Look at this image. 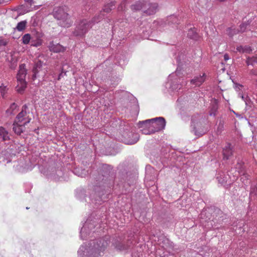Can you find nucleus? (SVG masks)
Here are the masks:
<instances>
[{"instance_id": "18", "label": "nucleus", "mask_w": 257, "mask_h": 257, "mask_svg": "<svg viewBox=\"0 0 257 257\" xmlns=\"http://www.w3.org/2000/svg\"><path fill=\"white\" fill-rule=\"evenodd\" d=\"M147 6V3L144 1H139L135 5L131 6V9L133 11L142 10L143 12L144 10L145 7Z\"/></svg>"}, {"instance_id": "19", "label": "nucleus", "mask_w": 257, "mask_h": 257, "mask_svg": "<svg viewBox=\"0 0 257 257\" xmlns=\"http://www.w3.org/2000/svg\"><path fill=\"white\" fill-rule=\"evenodd\" d=\"M223 158L227 160L232 155V150L230 144H227L223 150Z\"/></svg>"}, {"instance_id": "8", "label": "nucleus", "mask_w": 257, "mask_h": 257, "mask_svg": "<svg viewBox=\"0 0 257 257\" xmlns=\"http://www.w3.org/2000/svg\"><path fill=\"white\" fill-rule=\"evenodd\" d=\"M27 74V70L26 68V65L22 64L20 65L19 71L17 75L18 84L16 86L17 91L19 93H22L27 87L26 76Z\"/></svg>"}, {"instance_id": "22", "label": "nucleus", "mask_w": 257, "mask_h": 257, "mask_svg": "<svg viewBox=\"0 0 257 257\" xmlns=\"http://www.w3.org/2000/svg\"><path fill=\"white\" fill-rule=\"evenodd\" d=\"M73 173L80 177H84L88 174V171L85 169H82L80 168H75L73 171Z\"/></svg>"}, {"instance_id": "21", "label": "nucleus", "mask_w": 257, "mask_h": 257, "mask_svg": "<svg viewBox=\"0 0 257 257\" xmlns=\"http://www.w3.org/2000/svg\"><path fill=\"white\" fill-rule=\"evenodd\" d=\"M205 74H203V76H199L195 77L194 79L191 80V83L194 84L195 86H200L205 81Z\"/></svg>"}, {"instance_id": "39", "label": "nucleus", "mask_w": 257, "mask_h": 257, "mask_svg": "<svg viewBox=\"0 0 257 257\" xmlns=\"http://www.w3.org/2000/svg\"><path fill=\"white\" fill-rule=\"evenodd\" d=\"M236 49H237V51H238L239 52L244 53V47L243 46H240L239 47H237Z\"/></svg>"}, {"instance_id": "40", "label": "nucleus", "mask_w": 257, "mask_h": 257, "mask_svg": "<svg viewBox=\"0 0 257 257\" xmlns=\"http://www.w3.org/2000/svg\"><path fill=\"white\" fill-rule=\"evenodd\" d=\"M26 4L30 5L31 6L33 4H34V0H24Z\"/></svg>"}, {"instance_id": "6", "label": "nucleus", "mask_w": 257, "mask_h": 257, "mask_svg": "<svg viewBox=\"0 0 257 257\" xmlns=\"http://www.w3.org/2000/svg\"><path fill=\"white\" fill-rule=\"evenodd\" d=\"M96 17H94L91 21L86 20H82L76 27L74 32V35L76 36H83L93 24L100 21V19L98 18L96 20Z\"/></svg>"}, {"instance_id": "1", "label": "nucleus", "mask_w": 257, "mask_h": 257, "mask_svg": "<svg viewBox=\"0 0 257 257\" xmlns=\"http://www.w3.org/2000/svg\"><path fill=\"white\" fill-rule=\"evenodd\" d=\"M94 179L93 184L89 185L87 189H77L75 196L81 201L87 202L95 208L108 198L110 187L113 183L112 167L103 165L98 174L94 175Z\"/></svg>"}, {"instance_id": "24", "label": "nucleus", "mask_w": 257, "mask_h": 257, "mask_svg": "<svg viewBox=\"0 0 257 257\" xmlns=\"http://www.w3.org/2000/svg\"><path fill=\"white\" fill-rule=\"evenodd\" d=\"M27 23L26 21H21L18 23L15 29L20 32L23 31L25 29Z\"/></svg>"}, {"instance_id": "26", "label": "nucleus", "mask_w": 257, "mask_h": 257, "mask_svg": "<svg viewBox=\"0 0 257 257\" xmlns=\"http://www.w3.org/2000/svg\"><path fill=\"white\" fill-rule=\"evenodd\" d=\"M17 107L18 106L15 103H13L10 105V108L7 110V113L11 115L14 114V111L17 109Z\"/></svg>"}, {"instance_id": "32", "label": "nucleus", "mask_w": 257, "mask_h": 257, "mask_svg": "<svg viewBox=\"0 0 257 257\" xmlns=\"http://www.w3.org/2000/svg\"><path fill=\"white\" fill-rule=\"evenodd\" d=\"M133 136L134 137V139L133 140L131 143H130V145L135 144L139 140V135L138 134H134Z\"/></svg>"}, {"instance_id": "4", "label": "nucleus", "mask_w": 257, "mask_h": 257, "mask_svg": "<svg viewBox=\"0 0 257 257\" xmlns=\"http://www.w3.org/2000/svg\"><path fill=\"white\" fill-rule=\"evenodd\" d=\"M98 222L95 218L89 216L83 223L82 227L80 231V237L81 239L85 240L92 237L93 234H95Z\"/></svg>"}, {"instance_id": "20", "label": "nucleus", "mask_w": 257, "mask_h": 257, "mask_svg": "<svg viewBox=\"0 0 257 257\" xmlns=\"http://www.w3.org/2000/svg\"><path fill=\"white\" fill-rule=\"evenodd\" d=\"M0 139L3 141H8L10 139L8 131L2 126H0Z\"/></svg>"}, {"instance_id": "9", "label": "nucleus", "mask_w": 257, "mask_h": 257, "mask_svg": "<svg viewBox=\"0 0 257 257\" xmlns=\"http://www.w3.org/2000/svg\"><path fill=\"white\" fill-rule=\"evenodd\" d=\"M44 174L49 179L56 181L66 180L62 168H49L44 172Z\"/></svg>"}, {"instance_id": "30", "label": "nucleus", "mask_w": 257, "mask_h": 257, "mask_svg": "<svg viewBox=\"0 0 257 257\" xmlns=\"http://www.w3.org/2000/svg\"><path fill=\"white\" fill-rule=\"evenodd\" d=\"M50 75L52 76L53 79H48L49 81L53 82V83H56L57 81L56 77V74L54 71H51L50 73Z\"/></svg>"}, {"instance_id": "36", "label": "nucleus", "mask_w": 257, "mask_h": 257, "mask_svg": "<svg viewBox=\"0 0 257 257\" xmlns=\"http://www.w3.org/2000/svg\"><path fill=\"white\" fill-rule=\"evenodd\" d=\"M66 72H64L63 69H62L61 72L59 74V75L57 78V81L60 80L62 77H64V75H66Z\"/></svg>"}, {"instance_id": "23", "label": "nucleus", "mask_w": 257, "mask_h": 257, "mask_svg": "<svg viewBox=\"0 0 257 257\" xmlns=\"http://www.w3.org/2000/svg\"><path fill=\"white\" fill-rule=\"evenodd\" d=\"M9 156L10 155H8L7 154V152L6 151H2L0 153V163L2 162H6L7 163L10 162L11 161V159Z\"/></svg>"}, {"instance_id": "14", "label": "nucleus", "mask_w": 257, "mask_h": 257, "mask_svg": "<svg viewBox=\"0 0 257 257\" xmlns=\"http://www.w3.org/2000/svg\"><path fill=\"white\" fill-rule=\"evenodd\" d=\"M49 49L50 51L54 53H59L65 51V48L59 43H55L53 41L50 43Z\"/></svg>"}, {"instance_id": "33", "label": "nucleus", "mask_w": 257, "mask_h": 257, "mask_svg": "<svg viewBox=\"0 0 257 257\" xmlns=\"http://www.w3.org/2000/svg\"><path fill=\"white\" fill-rule=\"evenodd\" d=\"M17 66V61H12L11 62L10 65V68L14 70L16 68Z\"/></svg>"}, {"instance_id": "10", "label": "nucleus", "mask_w": 257, "mask_h": 257, "mask_svg": "<svg viewBox=\"0 0 257 257\" xmlns=\"http://www.w3.org/2000/svg\"><path fill=\"white\" fill-rule=\"evenodd\" d=\"M193 126L194 133L197 136H201L207 131L205 123L200 121L193 122Z\"/></svg>"}, {"instance_id": "29", "label": "nucleus", "mask_w": 257, "mask_h": 257, "mask_svg": "<svg viewBox=\"0 0 257 257\" xmlns=\"http://www.w3.org/2000/svg\"><path fill=\"white\" fill-rule=\"evenodd\" d=\"M227 34L230 37H232L234 35L237 34L238 32V31L235 30V29H232L231 28H228L226 30Z\"/></svg>"}, {"instance_id": "15", "label": "nucleus", "mask_w": 257, "mask_h": 257, "mask_svg": "<svg viewBox=\"0 0 257 257\" xmlns=\"http://www.w3.org/2000/svg\"><path fill=\"white\" fill-rule=\"evenodd\" d=\"M25 125L21 123L14 121L13 124V130L16 134L21 135L25 131Z\"/></svg>"}, {"instance_id": "49", "label": "nucleus", "mask_w": 257, "mask_h": 257, "mask_svg": "<svg viewBox=\"0 0 257 257\" xmlns=\"http://www.w3.org/2000/svg\"><path fill=\"white\" fill-rule=\"evenodd\" d=\"M252 189H253V188L251 189V193H252Z\"/></svg>"}, {"instance_id": "46", "label": "nucleus", "mask_w": 257, "mask_h": 257, "mask_svg": "<svg viewBox=\"0 0 257 257\" xmlns=\"http://www.w3.org/2000/svg\"><path fill=\"white\" fill-rule=\"evenodd\" d=\"M219 2H224L226 0H218Z\"/></svg>"}, {"instance_id": "2", "label": "nucleus", "mask_w": 257, "mask_h": 257, "mask_svg": "<svg viewBox=\"0 0 257 257\" xmlns=\"http://www.w3.org/2000/svg\"><path fill=\"white\" fill-rule=\"evenodd\" d=\"M108 242L109 237L105 236L83 243L78 250V257H102Z\"/></svg>"}, {"instance_id": "41", "label": "nucleus", "mask_w": 257, "mask_h": 257, "mask_svg": "<svg viewBox=\"0 0 257 257\" xmlns=\"http://www.w3.org/2000/svg\"><path fill=\"white\" fill-rule=\"evenodd\" d=\"M7 44V42L6 41L4 40H0V46H6Z\"/></svg>"}, {"instance_id": "3", "label": "nucleus", "mask_w": 257, "mask_h": 257, "mask_svg": "<svg viewBox=\"0 0 257 257\" xmlns=\"http://www.w3.org/2000/svg\"><path fill=\"white\" fill-rule=\"evenodd\" d=\"M165 119L163 117L140 121L137 123V126L142 128L141 131L145 135H150L160 131L165 128Z\"/></svg>"}, {"instance_id": "17", "label": "nucleus", "mask_w": 257, "mask_h": 257, "mask_svg": "<svg viewBox=\"0 0 257 257\" xmlns=\"http://www.w3.org/2000/svg\"><path fill=\"white\" fill-rule=\"evenodd\" d=\"M43 62L41 61H38L35 64L33 69V74L32 79L34 81L38 76V73L40 72L42 66Z\"/></svg>"}, {"instance_id": "37", "label": "nucleus", "mask_w": 257, "mask_h": 257, "mask_svg": "<svg viewBox=\"0 0 257 257\" xmlns=\"http://www.w3.org/2000/svg\"><path fill=\"white\" fill-rule=\"evenodd\" d=\"M191 33H194V31L192 29H190L189 31V32L188 33V36L190 37L192 39H195L196 38V34H193V35H191Z\"/></svg>"}, {"instance_id": "43", "label": "nucleus", "mask_w": 257, "mask_h": 257, "mask_svg": "<svg viewBox=\"0 0 257 257\" xmlns=\"http://www.w3.org/2000/svg\"><path fill=\"white\" fill-rule=\"evenodd\" d=\"M28 108V106L27 104H25L23 106L22 111L27 112L26 110Z\"/></svg>"}, {"instance_id": "7", "label": "nucleus", "mask_w": 257, "mask_h": 257, "mask_svg": "<svg viewBox=\"0 0 257 257\" xmlns=\"http://www.w3.org/2000/svg\"><path fill=\"white\" fill-rule=\"evenodd\" d=\"M128 235L127 234H117L112 238L111 244L116 250L124 251L128 248Z\"/></svg>"}, {"instance_id": "38", "label": "nucleus", "mask_w": 257, "mask_h": 257, "mask_svg": "<svg viewBox=\"0 0 257 257\" xmlns=\"http://www.w3.org/2000/svg\"><path fill=\"white\" fill-rule=\"evenodd\" d=\"M252 51L251 49L249 46H244V53H250Z\"/></svg>"}, {"instance_id": "34", "label": "nucleus", "mask_w": 257, "mask_h": 257, "mask_svg": "<svg viewBox=\"0 0 257 257\" xmlns=\"http://www.w3.org/2000/svg\"><path fill=\"white\" fill-rule=\"evenodd\" d=\"M247 24L245 23H243L240 25V30L239 31L241 32H243L245 31ZM239 32V30H238Z\"/></svg>"}, {"instance_id": "5", "label": "nucleus", "mask_w": 257, "mask_h": 257, "mask_svg": "<svg viewBox=\"0 0 257 257\" xmlns=\"http://www.w3.org/2000/svg\"><path fill=\"white\" fill-rule=\"evenodd\" d=\"M66 11V7H59L54 8L52 13L54 17L58 21V24L62 27H70L73 23Z\"/></svg>"}, {"instance_id": "35", "label": "nucleus", "mask_w": 257, "mask_h": 257, "mask_svg": "<svg viewBox=\"0 0 257 257\" xmlns=\"http://www.w3.org/2000/svg\"><path fill=\"white\" fill-rule=\"evenodd\" d=\"M125 2H122L118 9L119 11H125Z\"/></svg>"}, {"instance_id": "42", "label": "nucleus", "mask_w": 257, "mask_h": 257, "mask_svg": "<svg viewBox=\"0 0 257 257\" xmlns=\"http://www.w3.org/2000/svg\"><path fill=\"white\" fill-rule=\"evenodd\" d=\"M38 9V6H34V7L33 8H31L30 7L28 10L27 11L28 12H29V11H33L34 9V10H37Z\"/></svg>"}, {"instance_id": "25", "label": "nucleus", "mask_w": 257, "mask_h": 257, "mask_svg": "<svg viewBox=\"0 0 257 257\" xmlns=\"http://www.w3.org/2000/svg\"><path fill=\"white\" fill-rule=\"evenodd\" d=\"M36 34H37V36H36L37 41H36V43L32 44L31 45L32 46L37 47V46H39L41 45V44L42 43V41L41 39V38L42 37V33H39V32H37Z\"/></svg>"}, {"instance_id": "11", "label": "nucleus", "mask_w": 257, "mask_h": 257, "mask_svg": "<svg viewBox=\"0 0 257 257\" xmlns=\"http://www.w3.org/2000/svg\"><path fill=\"white\" fill-rule=\"evenodd\" d=\"M130 100L131 101V113L132 120H136L139 113L140 107L138 100L133 96H130Z\"/></svg>"}, {"instance_id": "44", "label": "nucleus", "mask_w": 257, "mask_h": 257, "mask_svg": "<svg viewBox=\"0 0 257 257\" xmlns=\"http://www.w3.org/2000/svg\"><path fill=\"white\" fill-rule=\"evenodd\" d=\"M229 56L228 54H224V59L225 61H226L227 60H229Z\"/></svg>"}, {"instance_id": "16", "label": "nucleus", "mask_w": 257, "mask_h": 257, "mask_svg": "<svg viewBox=\"0 0 257 257\" xmlns=\"http://www.w3.org/2000/svg\"><path fill=\"white\" fill-rule=\"evenodd\" d=\"M115 7L114 2H111L107 5H105L102 11H101L99 15L98 16H96L97 17L96 20L98 19H100V21L104 18V15L103 14V12H106L107 13H109L112 9H114Z\"/></svg>"}, {"instance_id": "47", "label": "nucleus", "mask_w": 257, "mask_h": 257, "mask_svg": "<svg viewBox=\"0 0 257 257\" xmlns=\"http://www.w3.org/2000/svg\"><path fill=\"white\" fill-rule=\"evenodd\" d=\"M125 144H126V145H128V143L127 142H125Z\"/></svg>"}, {"instance_id": "12", "label": "nucleus", "mask_w": 257, "mask_h": 257, "mask_svg": "<svg viewBox=\"0 0 257 257\" xmlns=\"http://www.w3.org/2000/svg\"><path fill=\"white\" fill-rule=\"evenodd\" d=\"M27 112L21 111L17 115L15 121L21 123L24 125H27L31 120V118L27 116Z\"/></svg>"}, {"instance_id": "27", "label": "nucleus", "mask_w": 257, "mask_h": 257, "mask_svg": "<svg viewBox=\"0 0 257 257\" xmlns=\"http://www.w3.org/2000/svg\"><path fill=\"white\" fill-rule=\"evenodd\" d=\"M31 38V35L29 34H25L22 38L23 43L25 45L28 44L30 41Z\"/></svg>"}, {"instance_id": "45", "label": "nucleus", "mask_w": 257, "mask_h": 257, "mask_svg": "<svg viewBox=\"0 0 257 257\" xmlns=\"http://www.w3.org/2000/svg\"><path fill=\"white\" fill-rule=\"evenodd\" d=\"M10 1L11 0H0V4L7 3Z\"/></svg>"}, {"instance_id": "28", "label": "nucleus", "mask_w": 257, "mask_h": 257, "mask_svg": "<svg viewBox=\"0 0 257 257\" xmlns=\"http://www.w3.org/2000/svg\"><path fill=\"white\" fill-rule=\"evenodd\" d=\"M8 88L7 86L4 85V84H2L0 86V92L3 97H4L5 94L7 92V90Z\"/></svg>"}, {"instance_id": "31", "label": "nucleus", "mask_w": 257, "mask_h": 257, "mask_svg": "<svg viewBox=\"0 0 257 257\" xmlns=\"http://www.w3.org/2000/svg\"><path fill=\"white\" fill-rule=\"evenodd\" d=\"M28 165H26V166L24 168H18V169L19 170V171L21 172H27L28 171H31L33 167L30 166V167H27Z\"/></svg>"}, {"instance_id": "13", "label": "nucleus", "mask_w": 257, "mask_h": 257, "mask_svg": "<svg viewBox=\"0 0 257 257\" xmlns=\"http://www.w3.org/2000/svg\"><path fill=\"white\" fill-rule=\"evenodd\" d=\"M158 9V4L156 3L147 4L146 7H145L143 12L147 15L155 14Z\"/></svg>"}, {"instance_id": "48", "label": "nucleus", "mask_w": 257, "mask_h": 257, "mask_svg": "<svg viewBox=\"0 0 257 257\" xmlns=\"http://www.w3.org/2000/svg\"><path fill=\"white\" fill-rule=\"evenodd\" d=\"M131 101L130 100V102L131 103V104H129V105H131Z\"/></svg>"}]
</instances>
